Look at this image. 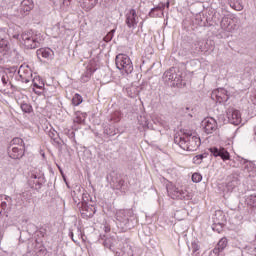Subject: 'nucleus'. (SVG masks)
<instances>
[{
    "label": "nucleus",
    "instance_id": "1",
    "mask_svg": "<svg viewBox=\"0 0 256 256\" xmlns=\"http://www.w3.org/2000/svg\"><path fill=\"white\" fill-rule=\"evenodd\" d=\"M117 226L121 229L123 233L133 229L137 225V218L133 209H120L116 212Z\"/></svg>",
    "mask_w": 256,
    "mask_h": 256
},
{
    "label": "nucleus",
    "instance_id": "2",
    "mask_svg": "<svg viewBox=\"0 0 256 256\" xmlns=\"http://www.w3.org/2000/svg\"><path fill=\"white\" fill-rule=\"evenodd\" d=\"M174 143L184 151H197V148L201 147V138L193 134H184V136L174 137Z\"/></svg>",
    "mask_w": 256,
    "mask_h": 256
},
{
    "label": "nucleus",
    "instance_id": "3",
    "mask_svg": "<svg viewBox=\"0 0 256 256\" xmlns=\"http://www.w3.org/2000/svg\"><path fill=\"white\" fill-rule=\"evenodd\" d=\"M21 39L25 49H37L41 47V43H43V35L33 30L23 32Z\"/></svg>",
    "mask_w": 256,
    "mask_h": 256
},
{
    "label": "nucleus",
    "instance_id": "4",
    "mask_svg": "<svg viewBox=\"0 0 256 256\" xmlns=\"http://www.w3.org/2000/svg\"><path fill=\"white\" fill-rule=\"evenodd\" d=\"M116 67L122 73L126 75H131L133 73V62L127 54H118L115 59Z\"/></svg>",
    "mask_w": 256,
    "mask_h": 256
},
{
    "label": "nucleus",
    "instance_id": "5",
    "mask_svg": "<svg viewBox=\"0 0 256 256\" xmlns=\"http://www.w3.org/2000/svg\"><path fill=\"white\" fill-rule=\"evenodd\" d=\"M167 193L171 199H180L181 201H191L193 199V195L189 191L177 188L174 185L167 187Z\"/></svg>",
    "mask_w": 256,
    "mask_h": 256
},
{
    "label": "nucleus",
    "instance_id": "6",
    "mask_svg": "<svg viewBox=\"0 0 256 256\" xmlns=\"http://www.w3.org/2000/svg\"><path fill=\"white\" fill-rule=\"evenodd\" d=\"M163 79L164 81H170L173 87H179L183 82V78L181 77V74L177 73V69L173 67L164 73Z\"/></svg>",
    "mask_w": 256,
    "mask_h": 256
},
{
    "label": "nucleus",
    "instance_id": "7",
    "mask_svg": "<svg viewBox=\"0 0 256 256\" xmlns=\"http://www.w3.org/2000/svg\"><path fill=\"white\" fill-rule=\"evenodd\" d=\"M45 183V176L41 173H32L29 179V185L32 189H41Z\"/></svg>",
    "mask_w": 256,
    "mask_h": 256
},
{
    "label": "nucleus",
    "instance_id": "8",
    "mask_svg": "<svg viewBox=\"0 0 256 256\" xmlns=\"http://www.w3.org/2000/svg\"><path fill=\"white\" fill-rule=\"evenodd\" d=\"M211 97L216 103H227L229 101V94H227L225 88L214 90Z\"/></svg>",
    "mask_w": 256,
    "mask_h": 256
},
{
    "label": "nucleus",
    "instance_id": "9",
    "mask_svg": "<svg viewBox=\"0 0 256 256\" xmlns=\"http://www.w3.org/2000/svg\"><path fill=\"white\" fill-rule=\"evenodd\" d=\"M202 127L206 135H211L212 133H215V130L217 129V120L214 118H206L202 121Z\"/></svg>",
    "mask_w": 256,
    "mask_h": 256
},
{
    "label": "nucleus",
    "instance_id": "10",
    "mask_svg": "<svg viewBox=\"0 0 256 256\" xmlns=\"http://www.w3.org/2000/svg\"><path fill=\"white\" fill-rule=\"evenodd\" d=\"M209 151L213 157H220L222 161H229L231 159V154L225 148L211 147Z\"/></svg>",
    "mask_w": 256,
    "mask_h": 256
},
{
    "label": "nucleus",
    "instance_id": "11",
    "mask_svg": "<svg viewBox=\"0 0 256 256\" xmlns=\"http://www.w3.org/2000/svg\"><path fill=\"white\" fill-rule=\"evenodd\" d=\"M227 245L228 241L226 237L220 239L216 247L212 251H210L209 256H223V251H225Z\"/></svg>",
    "mask_w": 256,
    "mask_h": 256
},
{
    "label": "nucleus",
    "instance_id": "12",
    "mask_svg": "<svg viewBox=\"0 0 256 256\" xmlns=\"http://www.w3.org/2000/svg\"><path fill=\"white\" fill-rule=\"evenodd\" d=\"M125 23L129 29H135L137 27V11L130 9L126 14Z\"/></svg>",
    "mask_w": 256,
    "mask_h": 256
},
{
    "label": "nucleus",
    "instance_id": "13",
    "mask_svg": "<svg viewBox=\"0 0 256 256\" xmlns=\"http://www.w3.org/2000/svg\"><path fill=\"white\" fill-rule=\"evenodd\" d=\"M226 181V187L228 191H233L235 187H238V185L241 183V180H239V173L235 172L230 174Z\"/></svg>",
    "mask_w": 256,
    "mask_h": 256
},
{
    "label": "nucleus",
    "instance_id": "14",
    "mask_svg": "<svg viewBox=\"0 0 256 256\" xmlns=\"http://www.w3.org/2000/svg\"><path fill=\"white\" fill-rule=\"evenodd\" d=\"M111 181L110 185L112 186L113 189H117L118 191L123 189L125 185V180L123 177L117 173H113L110 175Z\"/></svg>",
    "mask_w": 256,
    "mask_h": 256
},
{
    "label": "nucleus",
    "instance_id": "15",
    "mask_svg": "<svg viewBox=\"0 0 256 256\" xmlns=\"http://www.w3.org/2000/svg\"><path fill=\"white\" fill-rule=\"evenodd\" d=\"M222 19H223V16H221V13L215 12L213 14L211 20H209V18H206L205 21L201 20L199 25H200V27H211V26H213V23L216 25H219V23H221Z\"/></svg>",
    "mask_w": 256,
    "mask_h": 256
},
{
    "label": "nucleus",
    "instance_id": "16",
    "mask_svg": "<svg viewBox=\"0 0 256 256\" xmlns=\"http://www.w3.org/2000/svg\"><path fill=\"white\" fill-rule=\"evenodd\" d=\"M8 154L11 159H21L25 155V146H10Z\"/></svg>",
    "mask_w": 256,
    "mask_h": 256
},
{
    "label": "nucleus",
    "instance_id": "17",
    "mask_svg": "<svg viewBox=\"0 0 256 256\" xmlns=\"http://www.w3.org/2000/svg\"><path fill=\"white\" fill-rule=\"evenodd\" d=\"M34 7L35 4L33 3V0H23L20 4V14L22 17H26V15H29V13L33 11Z\"/></svg>",
    "mask_w": 256,
    "mask_h": 256
},
{
    "label": "nucleus",
    "instance_id": "18",
    "mask_svg": "<svg viewBox=\"0 0 256 256\" xmlns=\"http://www.w3.org/2000/svg\"><path fill=\"white\" fill-rule=\"evenodd\" d=\"M229 123L232 125H239L241 123V112L239 110L230 109L227 111Z\"/></svg>",
    "mask_w": 256,
    "mask_h": 256
},
{
    "label": "nucleus",
    "instance_id": "19",
    "mask_svg": "<svg viewBox=\"0 0 256 256\" xmlns=\"http://www.w3.org/2000/svg\"><path fill=\"white\" fill-rule=\"evenodd\" d=\"M79 211H81L82 217H93L95 215V211H93V207H90L87 204V200L82 197V204L79 206Z\"/></svg>",
    "mask_w": 256,
    "mask_h": 256
},
{
    "label": "nucleus",
    "instance_id": "20",
    "mask_svg": "<svg viewBox=\"0 0 256 256\" xmlns=\"http://www.w3.org/2000/svg\"><path fill=\"white\" fill-rule=\"evenodd\" d=\"M99 243L103 244L106 249L113 251L115 240L112 237H107V235L100 234Z\"/></svg>",
    "mask_w": 256,
    "mask_h": 256
},
{
    "label": "nucleus",
    "instance_id": "21",
    "mask_svg": "<svg viewBox=\"0 0 256 256\" xmlns=\"http://www.w3.org/2000/svg\"><path fill=\"white\" fill-rule=\"evenodd\" d=\"M38 59H53L54 52L51 48H40L36 51Z\"/></svg>",
    "mask_w": 256,
    "mask_h": 256
},
{
    "label": "nucleus",
    "instance_id": "22",
    "mask_svg": "<svg viewBox=\"0 0 256 256\" xmlns=\"http://www.w3.org/2000/svg\"><path fill=\"white\" fill-rule=\"evenodd\" d=\"M241 163L242 165H244V171H247V173H250V176L255 175L256 165L253 161H249L247 159L242 158Z\"/></svg>",
    "mask_w": 256,
    "mask_h": 256
},
{
    "label": "nucleus",
    "instance_id": "23",
    "mask_svg": "<svg viewBox=\"0 0 256 256\" xmlns=\"http://www.w3.org/2000/svg\"><path fill=\"white\" fill-rule=\"evenodd\" d=\"M165 11V4H159L158 6L152 8L148 14V17H163Z\"/></svg>",
    "mask_w": 256,
    "mask_h": 256
},
{
    "label": "nucleus",
    "instance_id": "24",
    "mask_svg": "<svg viewBox=\"0 0 256 256\" xmlns=\"http://www.w3.org/2000/svg\"><path fill=\"white\" fill-rule=\"evenodd\" d=\"M203 45H205V43H203L202 41H195L193 42L192 46H191V54L192 55H199V53H203Z\"/></svg>",
    "mask_w": 256,
    "mask_h": 256
},
{
    "label": "nucleus",
    "instance_id": "25",
    "mask_svg": "<svg viewBox=\"0 0 256 256\" xmlns=\"http://www.w3.org/2000/svg\"><path fill=\"white\" fill-rule=\"evenodd\" d=\"M141 87L130 86L126 88V93L131 99H135L141 93Z\"/></svg>",
    "mask_w": 256,
    "mask_h": 256
},
{
    "label": "nucleus",
    "instance_id": "26",
    "mask_svg": "<svg viewBox=\"0 0 256 256\" xmlns=\"http://www.w3.org/2000/svg\"><path fill=\"white\" fill-rule=\"evenodd\" d=\"M97 3H99V0H84L82 7L86 11H91V9H94L97 6Z\"/></svg>",
    "mask_w": 256,
    "mask_h": 256
},
{
    "label": "nucleus",
    "instance_id": "27",
    "mask_svg": "<svg viewBox=\"0 0 256 256\" xmlns=\"http://www.w3.org/2000/svg\"><path fill=\"white\" fill-rule=\"evenodd\" d=\"M228 3L232 9L235 11H243V1L242 0H228Z\"/></svg>",
    "mask_w": 256,
    "mask_h": 256
},
{
    "label": "nucleus",
    "instance_id": "28",
    "mask_svg": "<svg viewBox=\"0 0 256 256\" xmlns=\"http://www.w3.org/2000/svg\"><path fill=\"white\" fill-rule=\"evenodd\" d=\"M220 27L225 31H231V29H233V27H231V20L229 17H222L220 21Z\"/></svg>",
    "mask_w": 256,
    "mask_h": 256
},
{
    "label": "nucleus",
    "instance_id": "29",
    "mask_svg": "<svg viewBox=\"0 0 256 256\" xmlns=\"http://www.w3.org/2000/svg\"><path fill=\"white\" fill-rule=\"evenodd\" d=\"M93 73H95V70H93L91 67H87L86 71L81 76L82 83H87V81L91 79V75H93Z\"/></svg>",
    "mask_w": 256,
    "mask_h": 256
},
{
    "label": "nucleus",
    "instance_id": "30",
    "mask_svg": "<svg viewBox=\"0 0 256 256\" xmlns=\"http://www.w3.org/2000/svg\"><path fill=\"white\" fill-rule=\"evenodd\" d=\"M2 35L0 34V53L5 55L9 49V41L5 40Z\"/></svg>",
    "mask_w": 256,
    "mask_h": 256
},
{
    "label": "nucleus",
    "instance_id": "31",
    "mask_svg": "<svg viewBox=\"0 0 256 256\" xmlns=\"http://www.w3.org/2000/svg\"><path fill=\"white\" fill-rule=\"evenodd\" d=\"M188 214L189 213L187 212V209L182 208L181 210H177L174 213V217L177 219V221H183V219H185Z\"/></svg>",
    "mask_w": 256,
    "mask_h": 256
},
{
    "label": "nucleus",
    "instance_id": "32",
    "mask_svg": "<svg viewBox=\"0 0 256 256\" xmlns=\"http://www.w3.org/2000/svg\"><path fill=\"white\" fill-rule=\"evenodd\" d=\"M48 137L54 141L57 145H61V142H59V133L55 129H50L48 132Z\"/></svg>",
    "mask_w": 256,
    "mask_h": 256
},
{
    "label": "nucleus",
    "instance_id": "33",
    "mask_svg": "<svg viewBox=\"0 0 256 256\" xmlns=\"http://www.w3.org/2000/svg\"><path fill=\"white\" fill-rule=\"evenodd\" d=\"M209 157V153L204 152L203 154H198L193 158V163L195 165H201L203 163V159H207Z\"/></svg>",
    "mask_w": 256,
    "mask_h": 256
},
{
    "label": "nucleus",
    "instance_id": "34",
    "mask_svg": "<svg viewBox=\"0 0 256 256\" xmlns=\"http://www.w3.org/2000/svg\"><path fill=\"white\" fill-rule=\"evenodd\" d=\"M85 197H87V194L82 193L80 194V198H79V196H77V193L74 191L73 201L75 205H77L78 209L79 207H81V204L83 203V199H85Z\"/></svg>",
    "mask_w": 256,
    "mask_h": 256
},
{
    "label": "nucleus",
    "instance_id": "35",
    "mask_svg": "<svg viewBox=\"0 0 256 256\" xmlns=\"http://www.w3.org/2000/svg\"><path fill=\"white\" fill-rule=\"evenodd\" d=\"M10 147H25V142L23 139L16 137L11 141Z\"/></svg>",
    "mask_w": 256,
    "mask_h": 256
},
{
    "label": "nucleus",
    "instance_id": "36",
    "mask_svg": "<svg viewBox=\"0 0 256 256\" xmlns=\"http://www.w3.org/2000/svg\"><path fill=\"white\" fill-rule=\"evenodd\" d=\"M246 203L248 207H251L252 209H256V194L250 195L247 198Z\"/></svg>",
    "mask_w": 256,
    "mask_h": 256
},
{
    "label": "nucleus",
    "instance_id": "37",
    "mask_svg": "<svg viewBox=\"0 0 256 256\" xmlns=\"http://www.w3.org/2000/svg\"><path fill=\"white\" fill-rule=\"evenodd\" d=\"M104 134L108 135V137H114V135H117V132L115 131V127L105 126L104 127Z\"/></svg>",
    "mask_w": 256,
    "mask_h": 256
},
{
    "label": "nucleus",
    "instance_id": "38",
    "mask_svg": "<svg viewBox=\"0 0 256 256\" xmlns=\"http://www.w3.org/2000/svg\"><path fill=\"white\" fill-rule=\"evenodd\" d=\"M83 103V97L80 94H75L72 98V104L75 105V107L81 105Z\"/></svg>",
    "mask_w": 256,
    "mask_h": 256
},
{
    "label": "nucleus",
    "instance_id": "39",
    "mask_svg": "<svg viewBox=\"0 0 256 256\" xmlns=\"http://www.w3.org/2000/svg\"><path fill=\"white\" fill-rule=\"evenodd\" d=\"M20 107L23 113H33V106L31 104L22 103Z\"/></svg>",
    "mask_w": 256,
    "mask_h": 256
},
{
    "label": "nucleus",
    "instance_id": "40",
    "mask_svg": "<svg viewBox=\"0 0 256 256\" xmlns=\"http://www.w3.org/2000/svg\"><path fill=\"white\" fill-rule=\"evenodd\" d=\"M113 37H115V29L110 30L103 38V41H105V43H109L113 40Z\"/></svg>",
    "mask_w": 256,
    "mask_h": 256
},
{
    "label": "nucleus",
    "instance_id": "41",
    "mask_svg": "<svg viewBox=\"0 0 256 256\" xmlns=\"http://www.w3.org/2000/svg\"><path fill=\"white\" fill-rule=\"evenodd\" d=\"M213 231H216V233H222L223 231V223L221 222H215L212 225Z\"/></svg>",
    "mask_w": 256,
    "mask_h": 256
},
{
    "label": "nucleus",
    "instance_id": "42",
    "mask_svg": "<svg viewBox=\"0 0 256 256\" xmlns=\"http://www.w3.org/2000/svg\"><path fill=\"white\" fill-rule=\"evenodd\" d=\"M202 180H203V176L200 173H194L192 175L193 183H201Z\"/></svg>",
    "mask_w": 256,
    "mask_h": 256
},
{
    "label": "nucleus",
    "instance_id": "43",
    "mask_svg": "<svg viewBox=\"0 0 256 256\" xmlns=\"http://www.w3.org/2000/svg\"><path fill=\"white\" fill-rule=\"evenodd\" d=\"M0 209L9 213L11 211V205L7 204V201H2L0 204Z\"/></svg>",
    "mask_w": 256,
    "mask_h": 256
},
{
    "label": "nucleus",
    "instance_id": "44",
    "mask_svg": "<svg viewBox=\"0 0 256 256\" xmlns=\"http://www.w3.org/2000/svg\"><path fill=\"white\" fill-rule=\"evenodd\" d=\"M36 235L40 239H43V237H45L47 235V229L41 227L39 230L36 231Z\"/></svg>",
    "mask_w": 256,
    "mask_h": 256
},
{
    "label": "nucleus",
    "instance_id": "45",
    "mask_svg": "<svg viewBox=\"0 0 256 256\" xmlns=\"http://www.w3.org/2000/svg\"><path fill=\"white\" fill-rule=\"evenodd\" d=\"M48 251L47 248H45L44 246L40 247V249L36 252L37 256H45L47 255Z\"/></svg>",
    "mask_w": 256,
    "mask_h": 256
},
{
    "label": "nucleus",
    "instance_id": "46",
    "mask_svg": "<svg viewBox=\"0 0 256 256\" xmlns=\"http://www.w3.org/2000/svg\"><path fill=\"white\" fill-rule=\"evenodd\" d=\"M190 249L192 253H197V251H199V244H197V242H192Z\"/></svg>",
    "mask_w": 256,
    "mask_h": 256
},
{
    "label": "nucleus",
    "instance_id": "47",
    "mask_svg": "<svg viewBox=\"0 0 256 256\" xmlns=\"http://www.w3.org/2000/svg\"><path fill=\"white\" fill-rule=\"evenodd\" d=\"M8 81L9 79L7 76H2V89H5V87H7Z\"/></svg>",
    "mask_w": 256,
    "mask_h": 256
},
{
    "label": "nucleus",
    "instance_id": "48",
    "mask_svg": "<svg viewBox=\"0 0 256 256\" xmlns=\"http://www.w3.org/2000/svg\"><path fill=\"white\" fill-rule=\"evenodd\" d=\"M68 137H69V139H72L74 141V143L76 142L75 141V131L68 130Z\"/></svg>",
    "mask_w": 256,
    "mask_h": 256
},
{
    "label": "nucleus",
    "instance_id": "49",
    "mask_svg": "<svg viewBox=\"0 0 256 256\" xmlns=\"http://www.w3.org/2000/svg\"><path fill=\"white\" fill-rule=\"evenodd\" d=\"M1 217H9V212L3 210L2 208H0V218Z\"/></svg>",
    "mask_w": 256,
    "mask_h": 256
},
{
    "label": "nucleus",
    "instance_id": "50",
    "mask_svg": "<svg viewBox=\"0 0 256 256\" xmlns=\"http://www.w3.org/2000/svg\"><path fill=\"white\" fill-rule=\"evenodd\" d=\"M5 201H6V203H8V205H12L13 198H11L10 196H5Z\"/></svg>",
    "mask_w": 256,
    "mask_h": 256
},
{
    "label": "nucleus",
    "instance_id": "51",
    "mask_svg": "<svg viewBox=\"0 0 256 256\" xmlns=\"http://www.w3.org/2000/svg\"><path fill=\"white\" fill-rule=\"evenodd\" d=\"M74 123H78V125H81V123H83V119L78 116L74 119Z\"/></svg>",
    "mask_w": 256,
    "mask_h": 256
},
{
    "label": "nucleus",
    "instance_id": "52",
    "mask_svg": "<svg viewBox=\"0 0 256 256\" xmlns=\"http://www.w3.org/2000/svg\"><path fill=\"white\" fill-rule=\"evenodd\" d=\"M33 85H34V87H36L37 89H43V86H39V84H37V82H35V80H33Z\"/></svg>",
    "mask_w": 256,
    "mask_h": 256
},
{
    "label": "nucleus",
    "instance_id": "53",
    "mask_svg": "<svg viewBox=\"0 0 256 256\" xmlns=\"http://www.w3.org/2000/svg\"><path fill=\"white\" fill-rule=\"evenodd\" d=\"M104 231H105V233H109V231H111V227L104 226Z\"/></svg>",
    "mask_w": 256,
    "mask_h": 256
},
{
    "label": "nucleus",
    "instance_id": "54",
    "mask_svg": "<svg viewBox=\"0 0 256 256\" xmlns=\"http://www.w3.org/2000/svg\"><path fill=\"white\" fill-rule=\"evenodd\" d=\"M69 237H71L72 241H74V243H77V240H75V238H73V232L69 233Z\"/></svg>",
    "mask_w": 256,
    "mask_h": 256
},
{
    "label": "nucleus",
    "instance_id": "55",
    "mask_svg": "<svg viewBox=\"0 0 256 256\" xmlns=\"http://www.w3.org/2000/svg\"><path fill=\"white\" fill-rule=\"evenodd\" d=\"M252 103L253 105H256V94L252 97Z\"/></svg>",
    "mask_w": 256,
    "mask_h": 256
},
{
    "label": "nucleus",
    "instance_id": "56",
    "mask_svg": "<svg viewBox=\"0 0 256 256\" xmlns=\"http://www.w3.org/2000/svg\"><path fill=\"white\" fill-rule=\"evenodd\" d=\"M0 89L3 90V86H2V77H0Z\"/></svg>",
    "mask_w": 256,
    "mask_h": 256
},
{
    "label": "nucleus",
    "instance_id": "57",
    "mask_svg": "<svg viewBox=\"0 0 256 256\" xmlns=\"http://www.w3.org/2000/svg\"><path fill=\"white\" fill-rule=\"evenodd\" d=\"M165 5V7H167V9H169V5H170V3L169 2H167L166 4H164Z\"/></svg>",
    "mask_w": 256,
    "mask_h": 256
},
{
    "label": "nucleus",
    "instance_id": "58",
    "mask_svg": "<svg viewBox=\"0 0 256 256\" xmlns=\"http://www.w3.org/2000/svg\"><path fill=\"white\" fill-rule=\"evenodd\" d=\"M0 35H3V31L0 30Z\"/></svg>",
    "mask_w": 256,
    "mask_h": 256
}]
</instances>
